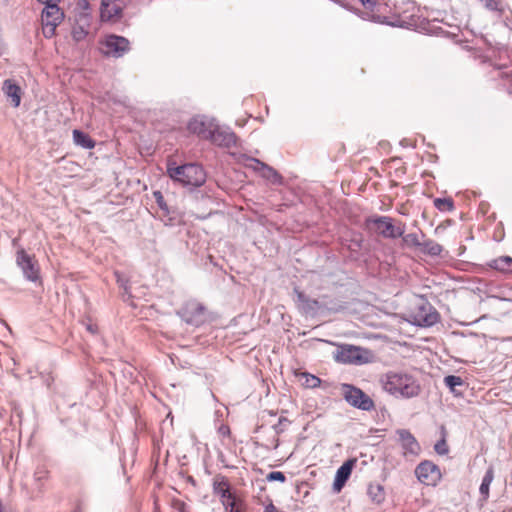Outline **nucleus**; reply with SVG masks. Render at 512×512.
Masks as SVG:
<instances>
[{
    "instance_id": "obj_1",
    "label": "nucleus",
    "mask_w": 512,
    "mask_h": 512,
    "mask_svg": "<svg viewBox=\"0 0 512 512\" xmlns=\"http://www.w3.org/2000/svg\"><path fill=\"white\" fill-rule=\"evenodd\" d=\"M363 9L355 7L352 13L360 19L390 27H404L406 22L393 12L386 0H357Z\"/></svg>"
},
{
    "instance_id": "obj_2",
    "label": "nucleus",
    "mask_w": 512,
    "mask_h": 512,
    "mask_svg": "<svg viewBox=\"0 0 512 512\" xmlns=\"http://www.w3.org/2000/svg\"><path fill=\"white\" fill-rule=\"evenodd\" d=\"M380 382L383 389L396 398H413L421 390L413 376L402 372L389 371L381 377Z\"/></svg>"
},
{
    "instance_id": "obj_3",
    "label": "nucleus",
    "mask_w": 512,
    "mask_h": 512,
    "mask_svg": "<svg viewBox=\"0 0 512 512\" xmlns=\"http://www.w3.org/2000/svg\"><path fill=\"white\" fill-rule=\"evenodd\" d=\"M395 222L394 218L381 215L371 216L365 220L366 226L373 224L377 233L385 239H397L405 233L406 225L401 221Z\"/></svg>"
},
{
    "instance_id": "obj_4",
    "label": "nucleus",
    "mask_w": 512,
    "mask_h": 512,
    "mask_svg": "<svg viewBox=\"0 0 512 512\" xmlns=\"http://www.w3.org/2000/svg\"><path fill=\"white\" fill-rule=\"evenodd\" d=\"M334 358L342 364L361 365L371 361V351L359 346L343 344L337 349Z\"/></svg>"
},
{
    "instance_id": "obj_5",
    "label": "nucleus",
    "mask_w": 512,
    "mask_h": 512,
    "mask_svg": "<svg viewBox=\"0 0 512 512\" xmlns=\"http://www.w3.org/2000/svg\"><path fill=\"white\" fill-rule=\"evenodd\" d=\"M130 50L131 43L124 36L108 34L100 40V51L105 57L121 58Z\"/></svg>"
},
{
    "instance_id": "obj_6",
    "label": "nucleus",
    "mask_w": 512,
    "mask_h": 512,
    "mask_svg": "<svg viewBox=\"0 0 512 512\" xmlns=\"http://www.w3.org/2000/svg\"><path fill=\"white\" fill-rule=\"evenodd\" d=\"M344 400L352 407L362 411H372L375 404L372 398L362 389L348 383L341 385Z\"/></svg>"
},
{
    "instance_id": "obj_7",
    "label": "nucleus",
    "mask_w": 512,
    "mask_h": 512,
    "mask_svg": "<svg viewBox=\"0 0 512 512\" xmlns=\"http://www.w3.org/2000/svg\"><path fill=\"white\" fill-rule=\"evenodd\" d=\"M64 19V13L58 4L45 6L41 13L42 32L45 38L55 35L56 28Z\"/></svg>"
},
{
    "instance_id": "obj_8",
    "label": "nucleus",
    "mask_w": 512,
    "mask_h": 512,
    "mask_svg": "<svg viewBox=\"0 0 512 512\" xmlns=\"http://www.w3.org/2000/svg\"><path fill=\"white\" fill-rule=\"evenodd\" d=\"M16 264L21 269L26 280L34 283L41 280L38 261L35 259V256L29 255L24 248L17 250Z\"/></svg>"
},
{
    "instance_id": "obj_9",
    "label": "nucleus",
    "mask_w": 512,
    "mask_h": 512,
    "mask_svg": "<svg viewBox=\"0 0 512 512\" xmlns=\"http://www.w3.org/2000/svg\"><path fill=\"white\" fill-rule=\"evenodd\" d=\"M132 0H101L100 19L102 22L118 23L123 11Z\"/></svg>"
},
{
    "instance_id": "obj_10",
    "label": "nucleus",
    "mask_w": 512,
    "mask_h": 512,
    "mask_svg": "<svg viewBox=\"0 0 512 512\" xmlns=\"http://www.w3.org/2000/svg\"><path fill=\"white\" fill-rule=\"evenodd\" d=\"M414 473L418 481L427 486H436L442 478L438 465L429 460L420 462Z\"/></svg>"
},
{
    "instance_id": "obj_11",
    "label": "nucleus",
    "mask_w": 512,
    "mask_h": 512,
    "mask_svg": "<svg viewBox=\"0 0 512 512\" xmlns=\"http://www.w3.org/2000/svg\"><path fill=\"white\" fill-rule=\"evenodd\" d=\"M293 301L298 311L305 316H316L320 309V303L318 300L310 298L304 291L299 287L293 288Z\"/></svg>"
},
{
    "instance_id": "obj_12",
    "label": "nucleus",
    "mask_w": 512,
    "mask_h": 512,
    "mask_svg": "<svg viewBox=\"0 0 512 512\" xmlns=\"http://www.w3.org/2000/svg\"><path fill=\"white\" fill-rule=\"evenodd\" d=\"M422 302L417 306L414 319L421 327H431L440 321L439 312L423 297Z\"/></svg>"
},
{
    "instance_id": "obj_13",
    "label": "nucleus",
    "mask_w": 512,
    "mask_h": 512,
    "mask_svg": "<svg viewBox=\"0 0 512 512\" xmlns=\"http://www.w3.org/2000/svg\"><path fill=\"white\" fill-rule=\"evenodd\" d=\"M209 140L212 144L222 148H232L237 144V136L229 127H221L219 124L209 132Z\"/></svg>"
},
{
    "instance_id": "obj_14",
    "label": "nucleus",
    "mask_w": 512,
    "mask_h": 512,
    "mask_svg": "<svg viewBox=\"0 0 512 512\" xmlns=\"http://www.w3.org/2000/svg\"><path fill=\"white\" fill-rule=\"evenodd\" d=\"M92 15L90 12L76 13L75 23L72 28V38L76 42L83 41L90 33Z\"/></svg>"
},
{
    "instance_id": "obj_15",
    "label": "nucleus",
    "mask_w": 512,
    "mask_h": 512,
    "mask_svg": "<svg viewBox=\"0 0 512 512\" xmlns=\"http://www.w3.org/2000/svg\"><path fill=\"white\" fill-rule=\"evenodd\" d=\"M357 463L356 458H350L346 460L336 471L334 481H333V490L336 492L341 491L346 482L351 476L352 470Z\"/></svg>"
},
{
    "instance_id": "obj_16",
    "label": "nucleus",
    "mask_w": 512,
    "mask_h": 512,
    "mask_svg": "<svg viewBox=\"0 0 512 512\" xmlns=\"http://www.w3.org/2000/svg\"><path fill=\"white\" fill-rule=\"evenodd\" d=\"M217 121L213 117L206 115H195L194 116V134L199 138L207 140L209 132H212L217 126Z\"/></svg>"
},
{
    "instance_id": "obj_17",
    "label": "nucleus",
    "mask_w": 512,
    "mask_h": 512,
    "mask_svg": "<svg viewBox=\"0 0 512 512\" xmlns=\"http://www.w3.org/2000/svg\"><path fill=\"white\" fill-rule=\"evenodd\" d=\"M218 314L212 311H208L207 308L198 303L194 307V327H201L206 324H211L218 319Z\"/></svg>"
},
{
    "instance_id": "obj_18",
    "label": "nucleus",
    "mask_w": 512,
    "mask_h": 512,
    "mask_svg": "<svg viewBox=\"0 0 512 512\" xmlns=\"http://www.w3.org/2000/svg\"><path fill=\"white\" fill-rule=\"evenodd\" d=\"M2 91L7 98L11 100L13 107H19L21 103V87L12 79H6L2 85Z\"/></svg>"
},
{
    "instance_id": "obj_19",
    "label": "nucleus",
    "mask_w": 512,
    "mask_h": 512,
    "mask_svg": "<svg viewBox=\"0 0 512 512\" xmlns=\"http://www.w3.org/2000/svg\"><path fill=\"white\" fill-rule=\"evenodd\" d=\"M192 168V163H186L183 165L176 166L174 164H168L167 172L169 176L184 185H189L191 183L190 177L187 173V170Z\"/></svg>"
},
{
    "instance_id": "obj_20",
    "label": "nucleus",
    "mask_w": 512,
    "mask_h": 512,
    "mask_svg": "<svg viewBox=\"0 0 512 512\" xmlns=\"http://www.w3.org/2000/svg\"><path fill=\"white\" fill-rule=\"evenodd\" d=\"M50 478V472L45 465H39L36 467L33 479L35 490L37 492L36 496H41L45 493L47 487L46 484Z\"/></svg>"
},
{
    "instance_id": "obj_21",
    "label": "nucleus",
    "mask_w": 512,
    "mask_h": 512,
    "mask_svg": "<svg viewBox=\"0 0 512 512\" xmlns=\"http://www.w3.org/2000/svg\"><path fill=\"white\" fill-rule=\"evenodd\" d=\"M397 434L399 436L401 445L406 452L413 455L418 454L420 445L409 430L400 429L397 431Z\"/></svg>"
},
{
    "instance_id": "obj_22",
    "label": "nucleus",
    "mask_w": 512,
    "mask_h": 512,
    "mask_svg": "<svg viewBox=\"0 0 512 512\" xmlns=\"http://www.w3.org/2000/svg\"><path fill=\"white\" fill-rule=\"evenodd\" d=\"M487 266L504 274H512V257L500 256L487 262Z\"/></svg>"
},
{
    "instance_id": "obj_23",
    "label": "nucleus",
    "mask_w": 512,
    "mask_h": 512,
    "mask_svg": "<svg viewBox=\"0 0 512 512\" xmlns=\"http://www.w3.org/2000/svg\"><path fill=\"white\" fill-rule=\"evenodd\" d=\"M494 467L491 465L487 468L483 478L482 482L479 487V493L481 496V500L486 502L489 499L490 496V485L494 480Z\"/></svg>"
},
{
    "instance_id": "obj_24",
    "label": "nucleus",
    "mask_w": 512,
    "mask_h": 512,
    "mask_svg": "<svg viewBox=\"0 0 512 512\" xmlns=\"http://www.w3.org/2000/svg\"><path fill=\"white\" fill-rule=\"evenodd\" d=\"M367 494L375 504L383 503L386 496L384 487L379 483H370L367 488Z\"/></svg>"
},
{
    "instance_id": "obj_25",
    "label": "nucleus",
    "mask_w": 512,
    "mask_h": 512,
    "mask_svg": "<svg viewBox=\"0 0 512 512\" xmlns=\"http://www.w3.org/2000/svg\"><path fill=\"white\" fill-rule=\"evenodd\" d=\"M73 140L77 146L84 149H92L95 147V141L85 132L75 129L73 130Z\"/></svg>"
},
{
    "instance_id": "obj_26",
    "label": "nucleus",
    "mask_w": 512,
    "mask_h": 512,
    "mask_svg": "<svg viewBox=\"0 0 512 512\" xmlns=\"http://www.w3.org/2000/svg\"><path fill=\"white\" fill-rule=\"evenodd\" d=\"M213 492L215 495H218L221 499V501L227 497L230 496L231 493V487L229 482L224 476H221V480H214L213 482Z\"/></svg>"
},
{
    "instance_id": "obj_27",
    "label": "nucleus",
    "mask_w": 512,
    "mask_h": 512,
    "mask_svg": "<svg viewBox=\"0 0 512 512\" xmlns=\"http://www.w3.org/2000/svg\"><path fill=\"white\" fill-rule=\"evenodd\" d=\"M420 250L422 253L427 254L432 257L440 256V254L443 251L442 245L437 243L436 241L432 239H427L423 242H421Z\"/></svg>"
},
{
    "instance_id": "obj_28",
    "label": "nucleus",
    "mask_w": 512,
    "mask_h": 512,
    "mask_svg": "<svg viewBox=\"0 0 512 512\" xmlns=\"http://www.w3.org/2000/svg\"><path fill=\"white\" fill-rule=\"evenodd\" d=\"M260 176L275 185H282L284 181L283 176L268 164H265Z\"/></svg>"
},
{
    "instance_id": "obj_29",
    "label": "nucleus",
    "mask_w": 512,
    "mask_h": 512,
    "mask_svg": "<svg viewBox=\"0 0 512 512\" xmlns=\"http://www.w3.org/2000/svg\"><path fill=\"white\" fill-rule=\"evenodd\" d=\"M221 503L226 512H241L239 506L242 504V501L235 495V493H231L230 496L223 499Z\"/></svg>"
},
{
    "instance_id": "obj_30",
    "label": "nucleus",
    "mask_w": 512,
    "mask_h": 512,
    "mask_svg": "<svg viewBox=\"0 0 512 512\" xmlns=\"http://www.w3.org/2000/svg\"><path fill=\"white\" fill-rule=\"evenodd\" d=\"M434 206L440 212H451L455 208L454 201L450 197L435 198L434 199Z\"/></svg>"
},
{
    "instance_id": "obj_31",
    "label": "nucleus",
    "mask_w": 512,
    "mask_h": 512,
    "mask_svg": "<svg viewBox=\"0 0 512 512\" xmlns=\"http://www.w3.org/2000/svg\"><path fill=\"white\" fill-rule=\"evenodd\" d=\"M444 383L450 389V391L456 395L461 394L457 391V387L463 386L465 384L464 380L460 376L456 375L445 376Z\"/></svg>"
},
{
    "instance_id": "obj_32",
    "label": "nucleus",
    "mask_w": 512,
    "mask_h": 512,
    "mask_svg": "<svg viewBox=\"0 0 512 512\" xmlns=\"http://www.w3.org/2000/svg\"><path fill=\"white\" fill-rule=\"evenodd\" d=\"M481 5L490 12H497L500 16L504 13L501 0H478Z\"/></svg>"
},
{
    "instance_id": "obj_33",
    "label": "nucleus",
    "mask_w": 512,
    "mask_h": 512,
    "mask_svg": "<svg viewBox=\"0 0 512 512\" xmlns=\"http://www.w3.org/2000/svg\"><path fill=\"white\" fill-rule=\"evenodd\" d=\"M243 159H244V165L246 168L252 169L253 171H255L259 174L261 173V170L263 169V167L266 164L257 158L250 157L247 155H243Z\"/></svg>"
},
{
    "instance_id": "obj_34",
    "label": "nucleus",
    "mask_w": 512,
    "mask_h": 512,
    "mask_svg": "<svg viewBox=\"0 0 512 512\" xmlns=\"http://www.w3.org/2000/svg\"><path fill=\"white\" fill-rule=\"evenodd\" d=\"M206 181V172L202 165L194 162V189L202 186Z\"/></svg>"
},
{
    "instance_id": "obj_35",
    "label": "nucleus",
    "mask_w": 512,
    "mask_h": 512,
    "mask_svg": "<svg viewBox=\"0 0 512 512\" xmlns=\"http://www.w3.org/2000/svg\"><path fill=\"white\" fill-rule=\"evenodd\" d=\"M402 238V241L405 245L410 247H420L421 242L419 240V236L417 233H409V234H402L400 236Z\"/></svg>"
},
{
    "instance_id": "obj_36",
    "label": "nucleus",
    "mask_w": 512,
    "mask_h": 512,
    "mask_svg": "<svg viewBox=\"0 0 512 512\" xmlns=\"http://www.w3.org/2000/svg\"><path fill=\"white\" fill-rule=\"evenodd\" d=\"M290 424H291V421L288 418H286L284 416H280L278 419V422L276 424H274L272 426V428L277 435H280L287 430V428Z\"/></svg>"
},
{
    "instance_id": "obj_37",
    "label": "nucleus",
    "mask_w": 512,
    "mask_h": 512,
    "mask_svg": "<svg viewBox=\"0 0 512 512\" xmlns=\"http://www.w3.org/2000/svg\"><path fill=\"white\" fill-rule=\"evenodd\" d=\"M303 377L305 378L304 385L307 388H316L319 387L321 384V379L313 374H310L308 372H304Z\"/></svg>"
},
{
    "instance_id": "obj_38",
    "label": "nucleus",
    "mask_w": 512,
    "mask_h": 512,
    "mask_svg": "<svg viewBox=\"0 0 512 512\" xmlns=\"http://www.w3.org/2000/svg\"><path fill=\"white\" fill-rule=\"evenodd\" d=\"M153 196L155 198V201L158 205V207L165 213H169L168 205L164 199V196L160 191H154Z\"/></svg>"
},
{
    "instance_id": "obj_39",
    "label": "nucleus",
    "mask_w": 512,
    "mask_h": 512,
    "mask_svg": "<svg viewBox=\"0 0 512 512\" xmlns=\"http://www.w3.org/2000/svg\"><path fill=\"white\" fill-rule=\"evenodd\" d=\"M171 506L174 512H190L189 505L181 499H173Z\"/></svg>"
},
{
    "instance_id": "obj_40",
    "label": "nucleus",
    "mask_w": 512,
    "mask_h": 512,
    "mask_svg": "<svg viewBox=\"0 0 512 512\" xmlns=\"http://www.w3.org/2000/svg\"><path fill=\"white\" fill-rule=\"evenodd\" d=\"M266 480L268 482H274V481H277V482H281V483H284L286 481V476L283 472L281 471H272L270 473L267 474L266 476Z\"/></svg>"
},
{
    "instance_id": "obj_41",
    "label": "nucleus",
    "mask_w": 512,
    "mask_h": 512,
    "mask_svg": "<svg viewBox=\"0 0 512 512\" xmlns=\"http://www.w3.org/2000/svg\"><path fill=\"white\" fill-rule=\"evenodd\" d=\"M434 450L438 455H446L449 452L446 440L442 438L437 441V443L434 445Z\"/></svg>"
},
{
    "instance_id": "obj_42",
    "label": "nucleus",
    "mask_w": 512,
    "mask_h": 512,
    "mask_svg": "<svg viewBox=\"0 0 512 512\" xmlns=\"http://www.w3.org/2000/svg\"><path fill=\"white\" fill-rule=\"evenodd\" d=\"M362 245H363L362 237L353 238V239H351L348 248L351 252H358L362 248Z\"/></svg>"
},
{
    "instance_id": "obj_43",
    "label": "nucleus",
    "mask_w": 512,
    "mask_h": 512,
    "mask_svg": "<svg viewBox=\"0 0 512 512\" xmlns=\"http://www.w3.org/2000/svg\"><path fill=\"white\" fill-rule=\"evenodd\" d=\"M77 9L80 10L78 13H86V12L91 13V7H90V3L88 0H78Z\"/></svg>"
},
{
    "instance_id": "obj_44",
    "label": "nucleus",
    "mask_w": 512,
    "mask_h": 512,
    "mask_svg": "<svg viewBox=\"0 0 512 512\" xmlns=\"http://www.w3.org/2000/svg\"><path fill=\"white\" fill-rule=\"evenodd\" d=\"M335 4L343 7L344 9L350 11L351 13H352V10L355 9L354 6H352L349 3L345 2V0H336Z\"/></svg>"
},
{
    "instance_id": "obj_45",
    "label": "nucleus",
    "mask_w": 512,
    "mask_h": 512,
    "mask_svg": "<svg viewBox=\"0 0 512 512\" xmlns=\"http://www.w3.org/2000/svg\"><path fill=\"white\" fill-rule=\"evenodd\" d=\"M263 512H280V511L273 504L272 500H270L269 503L267 505H265Z\"/></svg>"
},
{
    "instance_id": "obj_46",
    "label": "nucleus",
    "mask_w": 512,
    "mask_h": 512,
    "mask_svg": "<svg viewBox=\"0 0 512 512\" xmlns=\"http://www.w3.org/2000/svg\"><path fill=\"white\" fill-rule=\"evenodd\" d=\"M441 35H443L444 37H447V38H455L457 37L458 35L455 34V33H451L449 31H444L442 28H440V32H439Z\"/></svg>"
},
{
    "instance_id": "obj_47",
    "label": "nucleus",
    "mask_w": 512,
    "mask_h": 512,
    "mask_svg": "<svg viewBox=\"0 0 512 512\" xmlns=\"http://www.w3.org/2000/svg\"><path fill=\"white\" fill-rule=\"evenodd\" d=\"M86 329L91 333V334H96L98 332V327L97 325L95 324H88L86 326Z\"/></svg>"
},
{
    "instance_id": "obj_48",
    "label": "nucleus",
    "mask_w": 512,
    "mask_h": 512,
    "mask_svg": "<svg viewBox=\"0 0 512 512\" xmlns=\"http://www.w3.org/2000/svg\"><path fill=\"white\" fill-rule=\"evenodd\" d=\"M45 6L58 4L60 0H38Z\"/></svg>"
},
{
    "instance_id": "obj_49",
    "label": "nucleus",
    "mask_w": 512,
    "mask_h": 512,
    "mask_svg": "<svg viewBox=\"0 0 512 512\" xmlns=\"http://www.w3.org/2000/svg\"><path fill=\"white\" fill-rule=\"evenodd\" d=\"M83 510L84 508L82 502H78L73 512H83Z\"/></svg>"
},
{
    "instance_id": "obj_50",
    "label": "nucleus",
    "mask_w": 512,
    "mask_h": 512,
    "mask_svg": "<svg viewBox=\"0 0 512 512\" xmlns=\"http://www.w3.org/2000/svg\"><path fill=\"white\" fill-rule=\"evenodd\" d=\"M187 129H192V120L187 122Z\"/></svg>"
},
{
    "instance_id": "obj_51",
    "label": "nucleus",
    "mask_w": 512,
    "mask_h": 512,
    "mask_svg": "<svg viewBox=\"0 0 512 512\" xmlns=\"http://www.w3.org/2000/svg\"><path fill=\"white\" fill-rule=\"evenodd\" d=\"M187 481H188V482H192V477H191V476H188V477H187Z\"/></svg>"
},
{
    "instance_id": "obj_52",
    "label": "nucleus",
    "mask_w": 512,
    "mask_h": 512,
    "mask_svg": "<svg viewBox=\"0 0 512 512\" xmlns=\"http://www.w3.org/2000/svg\"><path fill=\"white\" fill-rule=\"evenodd\" d=\"M271 416H275L276 415V412H273V411H270L269 412Z\"/></svg>"
},
{
    "instance_id": "obj_53",
    "label": "nucleus",
    "mask_w": 512,
    "mask_h": 512,
    "mask_svg": "<svg viewBox=\"0 0 512 512\" xmlns=\"http://www.w3.org/2000/svg\"><path fill=\"white\" fill-rule=\"evenodd\" d=\"M503 512H505V511H503Z\"/></svg>"
}]
</instances>
